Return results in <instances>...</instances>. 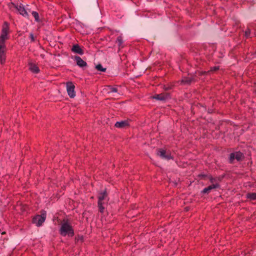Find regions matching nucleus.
I'll return each instance as SVG.
<instances>
[{
  "label": "nucleus",
  "instance_id": "3",
  "mask_svg": "<svg viewBox=\"0 0 256 256\" xmlns=\"http://www.w3.org/2000/svg\"><path fill=\"white\" fill-rule=\"evenodd\" d=\"M60 234L64 236H66L67 234L70 236H74V230L68 220L64 219L62 220L60 229Z\"/></svg>",
  "mask_w": 256,
  "mask_h": 256
},
{
  "label": "nucleus",
  "instance_id": "6",
  "mask_svg": "<svg viewBox=\"0 0 256 256\" xmlns=\"http://www.w3.org/2000/svg\"><path fill=\"white\" fill-rule=\"evenodd\" d=\"M66 86L68 95L70 98H74L76 96L74 85L72 82H68L66 83Z\"/></svg>",
  "mask_w": 256,
  "mask_h": 256
},
{
  "label": "nucleus",
  "instance_id": "21",
  "mask_svg": "<svg viewBox=\"0 0 256 256\" xmlns=\"http://www.w3.org/2000/svg\"><path fill=\"white\" fill-rule=\"evenodd\" d=\"M108 88H109V90H108L109 93H110V92H118V90L116 88H114V87H112L111 86H108Z\"/></svg>",
  "mask_w": 256,
  "mask_h": 256
},
{
  "label": "nucleus",
  "instance_id": "1",
  "mask_svg": "<svg viewBox=\"0 0 256 256\" xmlns=\"http://www.w3.org/2000/svg\"><path fill=\"white\" fill-rule=\"evenodd\" d=\"M8 33L9 24L7 22H5L2 25V34L0 36V61L2 64H4L6 62V47L5 42L6 40L8 39Z\"/></svg>",
  "mask_w": 256,
  "mask_h": 256
},
{
  "label": "nucleus",
  "instance_id": "18",
  "mask_svg": "<svg viewBox=\"0 0 256 256\" xmlns=\"http://www.w3.org/2000/svg\"><path fill=\"white\" fill-rule=\"evenodd\" d=\"M35 21L39 23L40 26L43 24L44 18L42 17H34Z\"/></svg>",
  "mask_w": 256,
  "mask_h": 256
},
{
  "label": "nucleus",
  "instance_id": "15",
  "mask_svg": "<svg viewBox=\"0 0 256 256\" xmlns=\"http://www.w3.org/2000/svg\"><path fill=\"white\" fill-rule=\"evenodd\" d=\"M194 80L192 77H184L182 80V82L184 84H190Z\"/></svg>",
  "mask_w": 256,
  "mask_h": 256
},
{
  "label": "nucleus",
  "instance_id": "26",
  "mask_svg": "<svg viewBox=\"0 0 256 256\" xmlns=\"http://www.w3.org/2000/svg\"><path fill=\"white\" fill-rule=\"evenodd\" d=\"M219 69L218 66H214L212 68H211L210 70L211 71H216Z\"/></svg>",
  "mask_w": 256,
  "mask_h": 256
},
{
  "label": "nucleus",
  "instance_id": "14",
  "mask_svg": "<svg viewBox=\"0 0 256 256\" xmlns=\"http://www.w3.org/2000/svg\"><path fill=\"white\" fill-rule=\"evenodd\" d=\"M29 70L34 73L38 74L40 72V69L38 66L32 63L29 64Z\"/></svg>",
  "mask_w": 256,
  "mask_h": 256
},
{
  "label": "nucleus",
  "instance_id": "4",
  "mask_svg": "<svg viewBox=\"0 0 256 256\" xmlns=\"http://www.w3.org/2000/svg\"><path fill=\"white\" fill-rule=\"evenodd\" d=\"M108 198V194L106 190L102 192H100L98 194V207L99 211L100 213H103L104 210V207L103 206L104 204V200Z\"/></svg>",
  "mask_w": 256,
  "mask_h": 256
},
{
  "label": "nucleus",
  "instance_id": "11",
  "mask_svg": "<svg viewBox=\"0 0 256 256\" xmlns=\"http://www.w3.org/2000/svg\"><path fill=\"white\" fill-rule=\"evenodd\" d=\"M71 50L74 53L78 54L80 55L83 54L84 53V50L80 48V46L78 44L73 45L71 48Z\"/></svg>",
  "mask_w": 256,
  "mask_h": 256
},
{
  "label": "nucleus",
  "instance_id": "24",
  "mask_svg": "<svg viewBox=\"0 0 256 256\" xmlns=\"http://www.w3.org/2000/svg\"><path fill=\"white\" fill-rule=\"evenodd\" d=\"M173 87V85L172 84H170V85H165L164 86V89L165 90H171Z\"/></svg>",
  "mask_w": 256,
  "mask_h": 256
},
{
  "label": "nucleus",
  "instance_id": "16",
  "mask_svg": "<svg viewBox=\"0 0 256 256\" xmlns=\"http://www.w3.org/2000/svg\"><path fill=\"white\" fill-rule=\"evenodd\" d=\"M246 198L250 200H256V192H249L246 194Z\"/></svg>",
  "mask_w": 256,
  "mask_h": 256
},
{
  "label": "nucleus",
  "instance_id": "13",
  "mask_svg": "<svg viewBox=\"0 0 256 256\" xmlns=\"http://www.w3.org/2000/svg\"><path fill=\"white\" fill-rule=\"evenodd\" d=\"M218 188V184H211L208 186L204 188L202 191V194H208L212 189Z\"/></svg>",
  "mask_w": 256,
  "mask_h": 256
},
{
  "label": "nucleus",
  "instance_id": "19",
  "mask_svg": "<svg viewBox=\"0 0 256 256\" xmlns=\"http://www.w3.org/2000/svg\"><path fill=\"white\" fill-rule=\"evenodd\" d=\"M116 42L118 43V46H122V43H123V40H122V37L120 36H119L117 38V39H116Z\"/></svg>",
  "mask_w": 256,
  "mask_h": 256
},
{
  "label": "nucleus",
  "instance_id": "27",
  "mask_svg": "<svg viewBox=\"0 0 256 256\" xmlns=\"http://www.w3.org/2000/svg\"><path fill=\"white\" fill-rule=\"evenodd\" d=\"M202 176L205 177V176H206V175H202Z\"/></svg>",
  "mask_w": 256,
  "mask_h": 256
},
{
  "label": "nucleus",
  "instance_id": "22",
  "mask_svg": "<svg viewBox=\"0 0 256 256\" xmlns=\"http://www.w3.org/2000/svg\"><path fill=\"white\" fill-rule=\"evenodd\" d=\"M30 42H33L36 41V36H34L32 33L30 34Z\"/></svg>",
  "mask_w": 256,
  "mask_h": 256
},
{
  "label": "nucleus",
  "instance_id": "20",
  "mask_svg": "<svg viewBox=\"0 0 256 256\" xmlns=\"http://www.w3.org/2000/svg\"><path fill=\"white\" fill-rule=\"evenodd\" d=\"M96 70H98L101 71L102 72H104L106 70V68H103L102 66L100 64H98L96 65Z\"/></svg>",
  "mask_w": 256,
  "mask_h": 256
},
{
  "label": "nucleus",
  "instance_id": "2",
  "mask_svg": "<svg viewBox=\"0 0 256 256\" xmlns=\"http://www.w3.org/2000/svg\"><path fill=\"white\" fill-rule=\"evenodd\" d=\"M8 7L12 11L23 16L24 14L27 16L31 14L32 16H38V12L33 10L34 8L29 5L24 6L22 4L18 5V4H16L13 2H10L8 4Z\"/></svg>",
  "mask_w": 256,
  "mask_h": 256
},
{
  "label": "nucleus",
  "instance_id": "12",
  "mask_svg": "<svg viewBox=\"0 0 256 256\" xmlns=\"http://www.w3.org/2000/svg\"><path fill=\"white\" fill-rule=\"evenodd\" d=\"M208 179L210 182L212 184H218V188L220 187V182H221L222 180V178L220 176H217L215 178H213L212 176H208Z\"/></svg>",
  "mask_w": 256,
  "mask_h": 256
},
{
  "label": "nucleus",
  "instance_id": "8",
  "mask_svg": "<svg viewBox=\"0 0 256 256\" xmlns=\"http://www.w3.org/2000/svg\"><path fill=\"white\" fill-rule=\"evenodd\" d=\"M74 60L76 62V64L80 68H84L87 66V63L84 61L80 56H74Z\"/></svg>",
  "mask_w": 256,
  "mask_h": 256
},
{
  "label": "nucleus",
  "instance_id": "9",
  "mask_svg": "<svg viewBox=\"0 0 256 256\" xmlns=\"http://www.w3.org/2000/svg\"><path fill=\"white\" fill-rule=\"evenodd\" d=\"M170 98V94L168 93H162L160 94H156L152 96L153 98L159 100H164Z\"/></svg>",
  "mask_w": 256,
  "mask_h": 256
},
{
  "label": "nucleus",
  "instance_id": "7",
  "mask_svg": "<svg viewBox=\"0 0 256 256\" xmlns=\"http://www.w3.org/2000/svg\"><path fill=\"white\" fill-rule=\"evenodd\" d=\"M157 155L160 156L162 158H164L167 160L173 158L169 152H167L165 150L162 149H158V150Z\"/></svg>",
  "mask_w": 256,
  "mask_h": 256
},
{
  "label": "nucleus",
  "instance_id": "5",
  "mask_svg": "<svg viewBox=\"0 0 256 256\" xmlns=\"http://www.w3.org/2000/svg\"><path fill=\"white\" fill-rule=\"evenodd\" d=\"M46 218V212H43L40 215H36L32 219V222L36 226H40L42 225Z\"/></svg>",
  "mask_w": 256,
  "mask_h": 256
},
{
  "label": "nucleus",
  "instance_id": "10",
  "mask_svg": "<svg viewBox=\"0 0 256 256\" xmlns=\"http://www.w3.org/2000/svg\"><path fill=\"white\" fill-rule=\"evenodd\" d=\"M130 126L129 121L128 120L117 122L114 126L116 128H124L128 127Z\"/></svg>",
  "mask_w": 256,
  "mask_h": 256
},
{
  "label": "nucleus",
  "instance_id": "17",
  "mask_svg": "<svg viewBox=\"0 0 256 256\" xmlns=\"http://www.w3.org/2000/svg\"><path fill=\"white\" fill-rule=\"evenodd\" d=\"M236 159L239 161L243 157V154L240 152H234Z\"/></svg>",
  "mask_w": 256,
  "mask_h": 256
},
{
  "label": "nucleus",
  "instance_id": "25",
  "mask_svg": "<svg viewBox=\"0 0 256 256\" xmlns=\"http://www.w3.org/2000/svg\"><path fill=\"white\" fill-rule=\"evenodd\" d=\"M245 35L246 37H248L250 35V30L249 29H248L245 32Z\"/></svg>",
  "mask_w": 256,
  "mask_h": 256
},
{
  "label": "nucleus",
  "instance_id": "23",
  "mask_svg": "<svg viewBox=\"0 0 256 256\" xmlns=\"http://www.w3.org/2000/svg\"><path fill=\"white\" fill-rule=\"evenodd\" d=\"M236 159L234 152L231 153L230 156V162L232 163L234 160Z\"/></svg>",
  "mask_w": 256,
  "mask_h": 256
}]
</instances>
